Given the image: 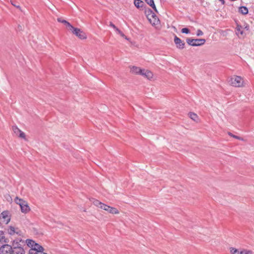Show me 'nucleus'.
<instances>
[{
  "instance_id": "obj_1",
  "label": "nucleus",
  "mask_w": 254,
  "mask_h": 254,
  "mask_svg": "<svg viewBox=\"0 0 254 254\" xmlns=\"http://www.w3.org/2000/svg\"><path fill=\"white\" fill-rule=\"evenodd\" d=\"M90 201L96 206L106 210L110 213L115 214L119 213V211L117 208L103 203L96 199L92 198L90 199Z\"/></svg>"
},
{
  "instance_id": "obj_2",
  "label": "nucleus",
  "mask_w": 254,
  "mask_h": 254,
  "mask_svg": "<svg viewBox=\"0 0 254 254\" xmlns=\"http://www.w3.org/2000/svg\"><path fill=\"white\" fill-rule=\"evenodd\" d=\"M21 240L15 239L13 241L12 250L11 251V254H25V252L22 247L20 242Z\"/></svg>"
},
{
  "instance_id": "obj_3",
  "label": "nucleus",
  "mask_w": 254,
  "mask_h": 254,
  "mask_svg": "<svg viewBox=\"0 0 254 254\" xmlns=\"http://www.w3.org/2000/svg\"><path fill=\"white\" fill-rule=\"evenodd\" d=\"M229 82L231 85L236 87H241L244 86L243 79L240 76H234L231 78Z\"/></svg>"
},
{
  "instance_id": "obj_4",
  "label": "nucleus",
  "mask_w": 254,
  "mask_h": 254,
  "mask_svg": "<svg viewBox=\"0 0 254 254\" xmlns=\"http://www.w3.org/2000/svg\"><path fill=\"white\" fill-rule=\"evenodd\" d=\"M187 43L191 46H200L203 45L205 42L204 39H187Z\"/></svg>"
},
{
  "instance_id": "obj_5",
  "label": "nucleus",
  "mask_w": 254,
  "mask_h": 254,
  "mask_svg": "<svg viewBox=\"0 0 254 254\" xmlns=\"http://www.w3.org/2000/svg\"><path fill=\"white\" fill-rule=\"evenodd\" d=\"M13 241L11 245L4 244L0 247V254H11V251L12 250Z\"/></svg>"
},
{
  "instance_id": "obj_6",
  "label": "nucleus",
  "mask_w": 254,
  "mask_h": 254,
  "mask_svg": "<svg viewBox=\"0 0 254 254\" xmlns=\"http://www.w3.org/2000/svg\"><path fill=\"white\" fill-rule=\"evenodd\" d=\"M0 218L3 219V221L6 224H8L11 219V215L8 210H5L1 212Z\"/></svg>"
},
{
  "instance_id": "obj_7",
  "label": "nucleus",
  "mask_w": 254,
  "mask_h": 254,
  "mask_svg": "<svg viewBox=\"0 0 254 254\" xmlns=\"http://www.w3.org/2000/svg\"><path fill=\"white\" fill-rule=\"evenodd\" d=\"M147 18L153 25H157L159 23V19L155 13L151 11V13L147 15Z\"/></svg>"
},
{
  "instance_id": "obj_8",
  "label": "nucleus",
  "mask_w": 254,
  "mask_h": 254,
  "mask_svg": "<svg viewBox=\"0 0 254 254\" xmlns=\"http://www.w3.org/2000/svg\"><path fill=\"white\" fill-rule=\"evenodd\" d=\"M72 32L81 39H84L86 38V34L79 28H75Z\"/></svg>"
},
{
  "instance_id": "obj_9",
  "label": "nucleus",
  "mask_w": 254,
  "mask_h": 254,
  "mask_svg": "<svg viewBox=\"0 0 254 254\" xmlns=\"http://www.w3.org/2000/svg\"><path fill=\"white\" fill-rule=\"evenodd\" d=\"M12 129L14 133L18 135L19 137L25 139H26V136L25 133L23 131H22L19 128H18L17 127L13 126Z\"/></svg>"
},
{
  "instance_id": "obj_10",
  "label": "nucleus",
  "mask_w": 254,
  "mask_h": 254,
  "mask_svg": "<svg viewBox=\"0 0 254 254\" xmlns=\"http://www.w3.org/2000/svg\"><path fill=\"white\" fill-rule=\"evenodd\" d=\"M130 71L132 73L138 75H141L142 72L143 71V69L136 66H130Z\"/></svg>"
},
{
  "instance_id": "obj_11",
  "label": "nucleus",
  "mask_w": 254,
  "mask_h": 254,
  "mask_svg": "<svg viewBox=\"0 0 254 254\" xmlns=\"http://www.w3.org/2000/svg\"><path fill=\"white\" fill-rule=\"evenodd\" d=\"M143 71L142 72L141 74V75L149 80L152 78L153 74L151 71L148 70H145L144 69H143Z\"/></svg>"
},
{
  "instance_id": "obj_12",
  "label": "nucleus",
  "mask_w": 254,
  "mask_h": 254,
  "mask_svg": "<svg viewBox=\"0 0 254 254\" xmlns=\"http://www.w3.org/2000/svg\"><path fill=\"white\" fill-rule=\"evenodd\" d=\"M20 206L21 208V211L23 213H27L30 210V207L28 205L27 202H25V203H24L20 204Z\"/></svg>"
},
{
  "instance_id": "obj_13",
  "label": "nucleus",
  "mask_w": 254,
  "mask_h": 254,
  "mask_svg": "<svg viewBox=\"0 0 254 254\" xmlns=\"http://www.w3.org/2000/svg\"><path fill=\"white\" fill-rule=\"evenodd\" d=\"M35 251L38 253H44L43 251L44 250V248L39 245L38 243H35L34 245V247L33 248Z\"/></svg>"
},
{
  "instance_id": "obj_14",
  "label": "nucleus",
  "mask_w": 254,
  "mask_h": 254,
  "mask_svg": "<svg viewBox=\"0 0 254 254\" xmlns=\"http://www.w3.org/2000/svg\"><path fill=\"white\" fill-rule=\"evenodd\" d=\"M174 42L177 47L184 46L185 44L184 41L176 36L174 38Z\"/></svg>"
},
{
  "instance_id": "obj_15",
  "label": "nucleus",
  "mask_w": 254,
  "mask_h": 254,
  "mask_svg": "<svg viewBox=\"0 0 254 254\" xmlns=\"http://www.w3.org/2000/svg\"><path fill=\"white\" fill-rule=\"evenodd\" d=\"M8 233L10 235H13L15 233H16L17 234L20 235V233L21 232L20 231H15V229L13 226H10L8 227V228L7 229Z\"/></svg>"
},
{
  "instance_id": "obj_16",
  "label": "nucleus",
  "mask_w": 254,
  "mask_h": 254,
  "mask_svg": "<svg viewBox=\"0 0 254 254\" xmlns=\"http://www.w3.org/2000/svg\"><path fill=\"white\" fill-rule=\"evenodd\" d=\"M146 2L149 4L152 8L157 12V9L154 2L153 0H145Z\"/></svg>"
},
{
  "instance_id": "obj_17",
  "label": "nucleus",
  "mask_w": 254,
  "mask_h": 254,
  "mask_svg": "<svg viewBox=\"0 0 254 254\" xmlns=\"http://www.w3.org/2000/svg\"><path fill=\"white\" fill-rule=\"evenodd\" d=\"M239 11L243 14H246L248 13V9L246 6H241L239 7Z\"/></svg>"
},
{
  "instance_id": "obj_18",
  "label": "nucleus",
  "mask_w": 254,
  "mask_h": 254,
  "mask_svg": "<svg viewBox=\"0 0 254 254\" xmlns=\"http://www.w3.org/2000/svg\"><path fill=\"white\" fill-rule=\"evenodd\" d=\"M189 117L190 119H191L193 121L197 122V120L198 119L197 115L194 113H190L189 114Z\"/></svg>"
},
{
  "instance_id": "obj_19",
  "label": "nucleus",
  "mask_w": 254,
  "mask_h": 254,
  "mask_svg": "<svg viewBox=\"0 0 254 254\" xmlns=\"http://www.w3.org/2000/svg\"><path fill=\"white\" fill-rule=\"evenodd\" d=\"M242 28L240 26H237L236 28V34L238 36L243 35V31L242 30Z\"/></svg>"
},
{
  "instance_id": "obj_20",
  "label": "nucleus",
  "mask_w": 254,
  "mask_h": 254,
  "mask_svg": "<svg viewBox=\"0 0 254 254\" xmlns=\"http://www.w3.org/2000/svg\"><path fill=\"white\" fill-rule=\"evenodd\" d=\"M240 254H254V253L251 250L243 249L242 251L240 252Z\"/></svg>"
},
{
  "instance_id": "obj_21",
  "label": "nucleus",
  "mask_w": 254,
  "mask_h": 254,
  "mask_svg": "<svg viewBox=\"0 0 254 254\" xmlns=\"http://www.w3.org/2000/svg\"><path fill=\"white\" fill-rule=\"evenodd\" d=\"M114 30L116 31V32L117 34H119L121 37L125 38L126 39L128 40L127 37L125 35V34L120 30H119L117 27Z\"/></svg>"
},
{
  "instance_id": "obj_22",
  "label": "nucleus",
  "mask_w": 254,
  "mask_h": 254,
  "mask_svg": "<svg viewBox=\"0 0 254 254\" xmlns=\"http://www.w3.org/2000/svg\"><path fill=\"white\" fill-rule=\"evenodd\" d=\"M114 30L116 31V32L117 34H119L121 37L125 38L126 39L128 40L127 37L125 35V34L120 30H119L117 27Z\"/></svg>"
},
{
  "instance_id": "obj_23",
  "label": "nucleus",
  "mask_w": 254,
  "mask_h": 254,
  "mask_svg": "<svg viewBox=\"0 0 254 254\" xmlns=\"http://www.w3.org/2000/svg\"><path fill=\"white\" fill-rule=\"evenodd\" d=\"M114 30L116 31V32L117 34H119L121 37L125 38L126 39L128 40L127 37L125 35V34L120 30H119L117 27Z\"/></svg>"
},
{
  "instance_id": "obj_24",
  "label": "nucleus",
  "mask_w": 254,
  "mask_h": 254,
  "mask_svg": "<svg viewBox=\"0 0 254 254\" xmlns=\"http://www.w3.org/2000/svg\"><path fill=\"white\" fill-rule=\"evenodd\" d=\"M5 242L6 243L7 242L5 240V237L4 232L2 231H0V242Z\"/></svg>"
},
{
  "instance_id": "obj_25",
  "label": "nucleus",
  "mask_w": 254,
  "mask_h": 254,
  "mask_svg": "<svg viewBox=\"0 0 254 254\" xmlns=\"http://www.w3.org/2000/svg\"><path fill=\"white\" fill-rule=\"evenodd\" d=\"M230 250L231 254H240V251L235 248H230Z\"/></svg>"
},
{
  "instance_id": "obj_26",
  "label": "nucleus",
  "mask_w": 254,
  "mask_h": 254,
  "mask_svg": "<svg viewBox=\"0 0 254 254\" xmlns=\"http://www.w3.org/2000/svg\"><path fill=\"white\" fill-rule=\"evenodd\" d=\"M143 3V2L141 0H135L134 2V4L135 6L139 8L141 6V4Z\"/></svg>"
},
{
  "instance_id": "obj_27",
  "label": "nucleus",
  "mask_w": 254,
  "mask_h": 254,
  "mask_svg": "<svg viewBox=\"0 0 254 254\" xmlns=\"http://www.w3.org/2000/svg\"><path fill=\"white\" fill-rule=\"evenodd\" d=\"M28 241L27 246L29 247H31V248L34 247V244H35V242L32 240L28 239L27 240Z\"/></svg>"
},
{
  "instance_id": "obj_28",
  "label": "nucleus",
  "mask_w": 254,
  "mask_h": 254,
  "mask_svg": "<svg viewBox=\"0 0 254 254\" xmlns=\"http://www.w3.org/2000/svg\"><path fill=\"white\" fill-rule=\"evenodd\" d=\"M228 134L230 136L233 137L234 138L240 140H244V139L243 138H242L241 137L237 136V135H234V134H232V133H231L230 132H228Z\"/></svg>"
},
{
  "instance_id": "obj_29",
  "label": "nucleus",
  "mask_w": 254,
  "mask_h": 254,
  "mask_svg": "<svg viewBox=\"0 0 254 254\" xmlns=\"http://www.w3.org/2000/svg\"><path fill=\"white\" fill-rule=\"evenodd\" d=\"M181 32L183 33L189 34L190 33V30L187 28H184L182 29Z\"/></svg>"
},
{
  "instance_id": "obj_30",
  "label": "nucleus",
  "mask_w": 254,
  "mask_h": 254,
  "mask_svg": "<svg viewBox=\"0 0 254 254\" xmlns=\"http://www.w3.org/2000/svg\"><path fill=\"white\" fill-rule=\"evenodd\" d=\"M66 25L69 28V30L72 32V30L75 28L73 27L68 22L65 23Z\"/></svg>"
},
{
  "instance_id": "obj_31",
  "label": "nucleus",
  "mask_w": 254,
  "mask_h": 254,
  "mask_svg": "<svg viewBox=\"0 0 254 254\" xmlns=\"http://www.w3.org/2000/svg\"><path fill=\"white\" fill-rule=\"evenodd\" d=\"M29 254H38L33 248H31L29 251Z\"/></svg>"
},
{
  "instance_id": "obj_32",
  "label": "nucleus",
  "mask_w": 254,
  "mask_h": 254,
  "mask_svg": "<svg viewBox=\"0 0 254 254\" xmlns=\"http://www.w3.org/2000/svg\"><path fill=\"white\" fill-rule=\"evenodd\" d=\"M58 21L61 23H63L65 24L66 23H67V21L65 20L62 19L61 18H58L57 19Z\"/></svg>"
},
{
  "instance_id": "obj_33",
  "label": "nucleus",
  "mask_w": 254,
  "mask_h": 254,
  "mask_svg": "<svg viewBox=\"0 0 254 254\" xmlns=\"http://www.w3.org/2000/svg\"><path fill=\"white\" fill-rule=\"evenodd\" d=\"M18 201L17 202V203L19 205H20V204L24 203H25V202H26L22 199H18Z\"/></svg>"
},
{
  "instance_id": "obj_34",
  "label": "nucleus",
  "mask_w": 254,
  "mask_h": 254,
  "mask_svg": "<svg viewBox=\"0 0 254 254\" xmlns=\"http://www.w3.org/2000/svg\"><path fill=\"white\" fill-rule=\"evenodd\" d=\"M197 36H201L203 35V32L200 30H198L196 32Z\"/></svg>"
},
{
  "instance_id": "obj_35",
  "label": "nucleus",
  "mask_w": 254,
  "mask_h": 254,
  "mask_svg": "<svg viewBox=\"0 0 254 254\" xmlns=\"http://www.w3.org/2000/svg\"><path fill=\"white\" fill-rule=\"evenodd\" d=\"M11 3L15 7H17V8L19 9L20 10H21V7L19 5H16L14 4L12 1H11Z\"/></svg>"
},
{
  "instance_id": "obj_36",
  "label": "nucleus",
  "mask_w": 254,
  "mask_h": 254,
  "mask_svg": "<svg viewBox=\"0 0 254 254\" xmlns=\"http://www.w3.org/2000/svg\"><path fill=\"white\" fill-rule=\"evenodd\" d=\"M110 26L114 28V29H115L117 28V27L112 22L110 23Z\"/></svg>"
},
{
  "instance_id": "obj_37",
  "label": "nucleus",
  "mask_w": 254,
  "mask_h": 254,
  "mask_svg": "<svg viewBox=\"0 0 254 254\" xmlns=\"http://www.w3.org/2000/svg\"><path fill=\"white\" fill-rule=\"evenodd\" d=\"M219 1L221 2L222 4H224L225 3V0H218Z\"/></svg>"
},
{
  "instance_id": "obj_38",
  "label": "nucleus",
  "mask_w": 254,
  "mask_h": 254,
  "mask_svg": "<svg viewBox=\"0 0 254 254\" xmlns=\"http://www.w3.org/2000/svg\"><path fill=\"white\" fill-rule=\"evenodd\" d=\"M39 254H47V253H42Z\"/></svg>"
}]
</instances>
